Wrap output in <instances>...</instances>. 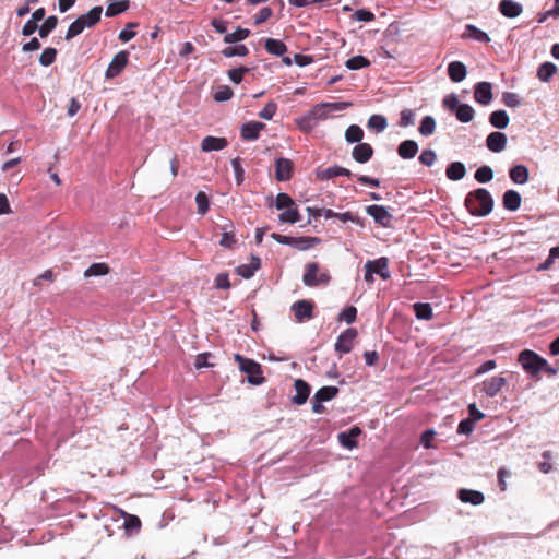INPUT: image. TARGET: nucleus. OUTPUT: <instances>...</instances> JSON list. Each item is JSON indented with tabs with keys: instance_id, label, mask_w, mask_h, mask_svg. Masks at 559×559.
<instances>
[{
	"instance_id": "1",
	"label": "nucleus",
	"mask_w": 559,
	"mask_h": 559,
	"mask_svg": "<svg viewBox=\"0 0 559 559\" xmlns=\"http://www.w3.org/2000/svg\"><path fill=\"white\" fill-rule=\"evenodd\" d=\"M465 206L472 215L486 216L493 207V200L486 189H476L465 200Z\"/></svg>"
},
{
	"instance_id": "2",
	"label": "nucleus",
	"mask_w": 559,
	"mask_h": 559,
	"mask_svg": "<svg viewBox=\"0 0 559 559\" xmlns=\"http://www.w3.org/2000/svg\"><path fill=\"white\" fill-rule=\"evenodd\" d=\"M559 369L551 367L548 361L539 356L537 353L526 349V374L534 380H539L540 372L547 377H554L558 373Z\"/></svg>"
},
{
	"instance_id": "3",
	"label": "nucleus",
	"mask_w": 559,
	"mask_h": 559,
	"mask_svg": "<svg viewBox=\"0 0 559 559\" xmlns=\"http://www.w3.org/2000/svg\"><path fill=\"white\" fill-rule=\"evenodd\" d=\"M102 12V7H94L86 14L79 16L69 26L66 33V39L70 40L73 37L80 35L86 27H92L97 24L100 20Z\"/></svg>"
},
{
	"instance_id": "4",
	"label": "nucleus",
	"mask_w": 559,
	"mask_h": 559,
	"mask_svg": "<svg viewBox=\"0 0 559 559\" xmlns=\"http://www.w3.org/2000/svg\"><path fill=\"white\" fill-rule=\"evenodd\" d=\"M234 359L238 362L242 372L248 376V381L253 385L263 383L261 366L252 359L245 358L239 354L234 355Z\"/></svg>"
},
{
	"instance_id": "5",
	"label": "nucleus",
	"mask_w": 559,
	"mask_h": 559,
	"mask_svg": "<svg viewBox=\"0 0 559 559\" xmlns=\"http://www.w3.org/2000/svg\"><path fill=\"white\" fill-rule=\"evenodd\" d=\"M365 269H366L365 281L368 283L373 282L374 273L379 274L383 280H388L390 277L386 258H380L374 261H367L365 264Z\"/></svg>"
},
{
	"instance_id": "6",
	"label": "nucleus",
	"mask_w": 559,
	"mask_h": 559,
	"mask_svg": "<svg viewBox=\"0 0 559 559\" xmlns=\"http://www.w3.org/2000/svg\"><path fill=\"white\" fill-rule=\"evenodd\" d=\"M302 281L306 286H317L328 284L330 282V275L326 272L319 273V265L317 263H309L306 267Z\"/></svg>"
},
{
	"instance_id": "7",
	"label": "nucleus",
	"mask_w": 559,
	"mask_h": 559,
	"mask_svg": "<svg viewBox=\"0 0 559 559\" xmlns=\"http://www.w3.org/2000/svg\"><path fill=\"white\" fill-rule=\"evenodd\" d=\"M349 106V103H323L314 106L309 112L313 117L314 121L325 120L331 111L343 110Z\"/></svg>"
},
{
	"instance_id": "8",
	"label": "nucleus",
	"mask_w": 559,
	"mask_h": 559,
	"mask_svg": "<svg viewBox=\"0 0 559 559\" xmlns=\"http://www.w3.org/2000/svg\"><path fill=\"white\" fill-rule=\"evenodd\" d=\"M366 212L374 219L376 223H378L382 227L391 226L392 215L384 206L369 205L367 206Z\"/></svg>"
},
{
	"instance_id": "9",
	"label": "nucleus",
	"mask_w": 559,
	"mask_h": 559,
	"mask_svg": "<svg viewBox=\"0 0 559 559\" xmlns=\"http://www.w3.org/2000/svg\"><path fill=\"white\" fill-rule=\"evenodd\" d=\"M128 63V52L127 51H119L115 57L112 58L111 62L109 63L107 70H106V78L112 79L117 76L122 69Z\"/></svg>"
},
{
	"instance_id": "10",
	"label": "nucleus",
	"mask_w": 559,
	"mask_h": 559,
	"mask_svg": "<svg viewBox=\"0 0 559 559\" xmlns=\"http://www.w3.org/2000/svg\"><path fill=\"white\" fill-rule=\"evenodd\" d=\"M357 336V331L355 329H347L343 332L335 343V349L338 353L347 354L353 348L354 340Z\"/></svg>"
},
{
	"instance_id": "11",
	"label": "nucleus",
	"mask_w": 559,
	"mask_h": 559,
	"mask_svg": "<svg viewBox=\"0 0 559 559\" xmlns=\"http://www.w3.org/2000/svg\"><path fill=\"white\" fill-rule=\"evenodd\" d=\"M474 98L481 105H488L492 100V85L489 82H479L474 90Z\"/></svg>"
},
{
	"instance_id": "12",
	"label": "nucleus",
	"mask_w": 559,
	"mask_h": 559,
	"mask_svg": "<svg viewBox=\"0 0 559 559\" xmlns=\"http://www.w3.org/2000/svg\"><path fill=\"white\" fill-rule=\"evenodd\" d=\"M312 308L313 305L307 300H299L292 306V310L295 314V318L298 322H302L304 320H309L312 318Z\"/></svg>"
},
{
	"instance_id": "13",
	"label": "nucleus",
	"mask_w": 559,
	"mask_h": 559,
	"mask_svg": "<svg viewBox=\"0 0 559 559\" xmlns=\"http://www.w3.org/2000/svg\"><path fill=\"white\" fill-rule=\"evenodd\" d=\"M294 388H295L296 394L292 397V402L296 405L305 404L310 394L309 384L301 379H297L294 382Z\"/></svg>"
},
{
	"instance_id": "14",
	"label": "nucleus",
	"mask_w": 559,
	"mask_h": 559,
	"mask_svg": "<svg viewBox=\"0 0 559 559\" xmlns=\"http://www.w3.org/2000/svg\"><path fill=\"white\" fill-rule=\"evenodd\" d=\"M361 433V429L357 426L350 428L348 431L338 435L340 443L346 449H354L357 447L356 438Z\"/></svg>"
},
{
	"instance_id": "15",
	"label": "nucleus",
	"mask_w": 559,
	"mask_h": 559,
	"mask_svg": "<svg viewBox=\"0 0 559 559\" xmlns=\"http://www.w3.org/2000/svg\"><path fill=\"white\" fill-rule=\"evenodd\" d=\"M457 496L462 502L471 503L473 506H479L485 500V497L480 491L472 489H460Z\"/></svg>"
},
{
	"instance_id": "16",
	"label": "nucleus",
	"mask_w": 559,
	"mask_h": 559,
	"mask_svg": "<svg viewBox=\"0 0 559 559\" xmlns=\"http://www.w3.org/2000/svg\"><path fill=\"white\" fill-rule=\"evenodd\" d=\"M486 143L491 152L499 153L506 147L507 136L501 132H492L487 136Z\"/></svg>"
},
{
	"instance_id": "17",
	"label": "nucleus",
	"mask_w": 559,
	"mask_h": 559,
	"mask_svg": "<svg viewBox=\"0 0 559 559\" xmlns=\"http://www.w3.org/2000/svg\"><path fill=\"white\" fill-rule=\"evenodd\" d=\"M293 165L287 158H278L275 163V176L280 181L288 180L292 176Z\"/></svg>"
},
{
	"instance_id": "18",
	"label": "nucleus",
	"mask_w": 559,
	"mask_h": 559,
	"mask_svg": "<svg viewBox=\"0 0 559 559\" xmlns=\"http://www.w3.org/2000/svg\"><path fill=\"white\" fill-rule=\"evenodd\" d=\"M228 145L225 138L206 136L202 140L201 148L203 152L221 151Z\"/></svg>"
},
{
	"instance_id": "19",
	"label": "nucleus",
	"mask_w": 559,
	"mask_h": 559,
	"mask_svg": "<svg viewBox=\"0 0 559 559\" xmlns=\"http://www.w3.org/2000/svg\"><path fill=\"white\" fill-rule=\"evenodd\" d=\"M504 384L506 379L501 376H496L483 383V390L488 396H495Z\"/></svg>"
},
{
	"instance_id": "20",
	"label": "nucleus",
	"mask_w": 559,
	"mask_h": 559,
	"mask_svg": "<svg viewBox=\"0 0 559 559\" xmlns=\"http://www.w3.org/2000/svg\"><path fill=\"white\" fill-rule=\"evenodd\" d=\"M353 158L358 163H367L372 154L373 150L368 143H359L353 150Z\"/></svg>"
},
{
	"instance_id": "21",
	"label": "nucleus",
	"mask_w": 559,
	"mask_h": 559,
	"mask_svg": "<svg viewBox=\"0 0 559 559\" xmlns=\"http://www.w3.org/2000/svg\"><path fill=\"white\" fill-rule=\"evenodd\" d=\"M448 73L453 82H462L466 78V67L460 61H453L448 67Z\"/></svg>"
},
{
	"instance_id": "22",
	"label": "nucleus",
	"mask_w": 559,
	"mask_h": 559,
	"mask_svg": "<svg viewBox=\"0 0 559 559\" xmlns=\"http://www.w3.org/2000/svg\"><path fill=\"white\" fill-rule=\"evenodd\" d=\"M500 12L507 17L519 16L522 12V7L512 0H502L500 2Z\"/></svg>"
},
{
	"instance_id": "23",
	"label": "nucleus",
	"mask_w": 559,
	"mask_h": 559,
	"mask_svg": "<svg viewBox=\"0 0 559 559\" xmlns=\"http://www.w3.org/2000/svg\"><path fill=\"white\" fill-rule=\"evenodd\" d=\"M418 152V145L413 140L403 141L397 148L399 155L404 159L413 158Z\"/></svg>"
},
{
	"instance_id": "24",
	"label": "nucleus",
	"mask_w": 559,
	"mask_h": 559,
	"mask_svg": "<svg viewBox=\"0 0 559 559\" xmlns=\"http://www.w3.org/2000/svg\"><path fill=\"white\" fill-rule=\"evenodd\" d=\"M522 198L514 190H508L503 194V206L509 211H515L520 207Z\"/></svg>"
},
{
	"instance_id": "25",
	"label": "nucleus",
	"mask_w": 559,
	"mask_h": 559,
	"mask_svg": "<svg viewBox=\"0 0 559 559\" xmlns=\"http://www.w3.org/2000/svg\"><path fill=\"white\" fill-rule=\"evenodd\" d=\"M263 128L264 124L261 122H248L241 128V136L245 140H255Z\"/></svg>"
},
{
	"instance_id": "26",
	"label": "nucleus",
	"mask_w": 559,
	"mask_h": 559,
	"mask_svg": "<svg viewBox=\"0 0 559 559\" xmlns=\"http://www.w3.org/2000/svg\"><path fill=\"white\" fill-rule=\"evenodd\" d=\"M558 68L552 62H544L539 66L537 70V78L542 82H549L550 79L557 73Z\"/></svg>"
},
{
	"instance_id": "27",
	"label": "nucleus",
	"mask_w": 559,
	"mask_h": 559,
	"mask_svg": "<svg viewBox=\"0 0 559 559\" xmlns=\"http://www.w3.org/2000/svg\"><path fill=\"white\" fill-rule=\"evenodd\" d=\"M445 174L450 180H460L465 176L466 168L464 164L460 162H453L448 166Z\"/></svg>"
},
{
	"instance_id": "28",
	"label": "nucleus",
	"mask_w": 559,
	"mask_h": 559,
	"mask_svg": "<svg viewBox=\"0 0 559 559\" xmlns=\"http://www.w3.org/2000/svg\"><path fill=\"white\" fill-rule=\"evenodd\" d=\"M259 266L260 260L258 258H253L249 264L239 265L236 269V272L243 278H250L253 276L254 272L259 269Z\"/></svg>"
},
{
	"instance_id": "29",
	"label": "nucleus",
	"mask_w": 559,
	"mask_h": 559,
	"mask_svg": "<svg viewBox=\"0 0 559 559\" xmlns=\"http://www.w3.org/2000/svg\"><path fill=\"white\" fill-rule=\"evenodd\" d=\"M318 243H320V239L317 237H293L292 246L299 250H307Z\"/></svg>"
},
{
	"instance_id": "30",
	"label": "nucleus",
	"mask_w": 559,
	"mask_h": 559,
	"mask_svg": "<svg viewBox=\"0 0 559 559\" xmlns=\"http://www.w3.org/2000/svg\"><path fill=\"white\" fill-rule=\"evenodd\" d=\"M278 219L281 223H289L295 224L299 222L300 215L296 207V204L292 207L284 209V211L280 214Z\"/></svg>"
},
{
	"instance_id": "31",
	"label": "nucleus",
	"mask_w": 559,
	"mask_h": 559,
	"mask_svg": "<svg viewBox=\"0 0 559 559\" xmlns=\"http://www.w3.org/2000/svg\"><path fill=\"white\" fill-rule=\"evenodd\" d=\"M109 273V266L106 263H93L84 272L85 277L104 276Z\"/></svg>"
},
{
	"instance_id": "32",
	"label": "nucleus",
	"mask_w": 559,
	"mask_h": 559,
	"mask_svg": "<svg viewBox=\"0 0 559 559\" xmlns=\"http://www.w3.org/2000/svg\"><path fill=\"white\" fill-rule=\"evenodd\" d=\"M490 123L498 129L507 128L509 123V117L504 110H497L490 115Z\"/></svg>"
},
{
	"instance_id": "33",
	"label": "nucleus",
	"mask_w": 559,
	"mask_h": 559,
	"mask_svg": "<svg viewBox=\"0 0 559 559\" xmlns=\"http://www.w3.org/2000/svg\"><path fill=\"white\" fill-rule=\"evenodd\" d=\"M265 49L275 56H282L286 52L285 44L278 39L269 38L265 41Z\"/></svg>"
},
{
	"instance_id": "34",
	"label": "nucleus",
	"mask_w": 559,
	"mask_h": 559,
	"mask_svg": "<svg viewBox=\"0 0 559 559\" xmlns=\"http://www.w3.org/2000/svg\"><path fill=\"white\" fill-rule=\"evenodd\" d=\"M338 393V389L336 386H323L318 390L313 396V400H319L322 403L328 402L334 399Z\"/></svg>"
},
{
	"instance_id": "35",
	"label": "nucleus",
	"mask_w": 559,
	"mask_h": 559,
	"mask_svg": "<svg viewBox=\"0 0 559 559\" xmlns=\"http://www.w3.org/2000/svg\"><path fill=\"white\" fill-rule=\"evenodd\" d=\"M364 138L362 129L357 124L349 126L345 131V140L348 143H358Z\"/></svg>"
},
{
	"instance_id": "36",
	"label": "nucleus",
	"mask_w": 559,
	"mask_h": 559,
	"mask_svg": "<svg viewBox=\"0 0 559 559\" xmlns=\"http://www.w3.org/2000/svg\"><path fill=\"white\" fill-rule=\"evenodd\" d=\"M454 112L457 120L464 123L472 121L474 118V109L467 104H462Z\"/></svg>"
},
{
	"instance_id": "37",
	"label": "nucleus",
	"mask_w": 559,
	"mask_h": 559,
	"mask_svg": "<svg viewBox=\"0 0 559 559\" xmlns=\"http://www.w3.org/2000/svg\"><path fill=\"white\" fill-rule=\"evenodd\" d=\"M416 318L419 320H430L433 316L430 304L417 302L413 306Z\"/></svg>"
},
{
	"instance_id": "38",
	"label": "nucleus",
	"mask_w": 559,
	"mask_h": 559,
	"mask_svg": "<svg viewBox=\"0 0 559 559\" xmlns=\"http://www.w3.org/2000/svg\"><path fill=\"white\" fill-rule=\"evenodd\" d=\"M369 129L376 130L377 132H382L386 129L388 122L384 116L382 115H372L368 119L367 123Z\"/></svg>"
},
{
	"instance_id": "39",
	"label": "nucleus",
	"mask_w": 559,
	"mask_h": 559,
	"mask_svg": "<svg viewBox=\"0 0 559 559\" xmlns=\"http://www.w3.org/2000/svg\"><path fill=\"white\" fill-rule=\"evenodd\" d=\"M250 35V31L247 28L238 27L235 32L226 34L224 41L227 44H234L246 39Z\"/></svg>"
},
{
	"instance_id": "40",
	"label": "nucleus",
	"mask_w": 559,
	"mask_h": 559,
	"mask_svg": "<svg viewBox=\"0 0 559 559\" xmlns=\"http://www.w3.org/2000/svg\"><path fill=\"white\" fill-rule=\"evenodd\" d=\"M129 8V0H121L110 3L106 9V16H116Z\"/></svg>"
},
{
	"instance_id": "41",
	"label": "nucleus",
	"mask_w": 559,
	"mask_h": 559,
	"mask_svg": "<svg viewBox=\"0 0 559 559\" xmlns=\"http://www.w3.org/2000/svg\"><path fill=\"white\" fill-rule=\"evenodd\" d=\"M419 133L424 136L431 135L436 130V121L431 116H426L419 126Z\"/></svg>"
},
{
	"instance_id": "42",
	"label": "nucleus",
	"mask_w": 559,
	"mask_h": 559,
	"mask_svg": "<svg viewBox=\"0 0 559 559\" xmlns=\"http://www.w3.org/2000/svg\"><path fill=\"white\" fill-rule=\"evenodd\" d=\"M58 24V19L57 16H49L45 20V22L43 23V25L40 27H38V34L41 38H45L49 35V33L51 31H53L56 28Z\"/></svg>"
},
{
	"instance_id": "43",
	"label": "nucleus",
	"mask_w": 559,
	"mask_h": 559,
	"mask_svg": "<svg viewBox=\"0 0 559 559\" xmlns=\"http://www.w3.org/2000/svg\"><path fill=\"white\" fill-rule=\"evenodd\" d=\"M346 67L349 70H359L370 64L369 60L362 56H355L346 61Z\"/></svg>"
},
{
	"instance_id": "44",
	"label": "nucleus",
	"mask_w": 559,
	"mask_h": 559,
	"mask_svg": "<svg viewBox=\"0 0 559 559\" xmlns=\"http://www.w3.org/2000/svg\"><path fill=\"white\" fill-rule=\"evenodd\" d=\"M466 36L477 41L488 43L490 40L489 36L485 32L478 29L473 25H468L466 27Z\"/></svg>"
},
{
	"instance_id": "45",
	"label": "nucleus",
	"mask_w": 559,
	"mask_h": 559,
	"mask_svg": "<svg viewBox=\"0 0 559 559\" xmlns=\"http://www.w3.org/2000/svg\"><path fill=\"white\" fill-rule=\"evenodd\" d=\"M492 178H493V171L489 166H481L475 173V179L480 183L488 182Z\"/></svg>"
},
{
	"instance_id": "46",
	"label": "nucleus",
	"mask_w": 559,
	"mask_h": 559,
	"mask_svg": "<svg viewBox=\"0 0 559 559\" xmlns=\"http://www.w3.org/2000/svg\"><path fill=\"white\" fill-rule=\"evenodd\" d=\"M234 95L233 90L227 85L218 86L215 91L213 97L216 102H226L229 100Z\"/></svg>"
},
{
	"instance_id": "47",
	"label": "nucleus",
	"mask_w": 559,
	"mask_h": 559,
	"mask_svg": "<svg viewBox=\"0 0 559 559\" xmlns=\"http://www.w3.org/2000/svg\"><path fill=\"white\" fill-rule=\"evenodd\" d=\"M316 175L319 180H329L338 177V166L320 168L316 171Z\"/></svg>"
},
{
	"instance_id": "48",
	"label": "nucleus",
	"mask_w": 559,
	"mask_h": 559,
	"mask_svg": "<svg viewBox=\"0 0 559 559\" xmlns=\"http://www.w3.org/2000/svg\"><path fill=\"white\" fill-rule=\"evenodd\" d=\"M248 48L245 46V45H238V46H234V47H226L225 49H223L222 53L227 57V58H230V57H234V56H241V57H245L248 55Z\"/></svg>"
},
{
	"instance_id": "49",
	"label": "nucleus",
	"mask_w": 559,
	"mask_h": 559,
	"mask_svg": "<svg viewBox=\"0 0 559 559\" xmlns=\"http://www.w3.org/2000/svg\"><path fill=\"white\" fill-rule=\"evenodd\" d=\"M56 55L57 50L55 48H46L39 57V63L44 67L50 66L53 63Z\"/></svg>"
},
{
	"instance_id": "50",
	"label": "nucleus",
	"mask_w": 559,
	"mask_h": 559,
	"mask_svg": "<svg viewBox=\"0 0 559 559\" xmlns=\"http://www.w3.org/2000/svg\"><path fill=\"white\" fill-rule=\"evenodd\" d=\"M195 202L198 205V213L204 215L209 210V199L203 191H199L195 195Z\"/></svg>"
},
{
	"instance_id": "51",
	"label": "nucleus",
	"mask_w": 559,
	"mask_h": 559,
	"mask_svg": "<svg viewBox=\"0 0 559 559\" xmlns=\"http://www.w3.org/2000/svg\"><path fill=\"white\" fill-rule=\"evenodd\" d=\"M316 123L317 122L310 112L297 120L299 128L306 132H310L314 128Z\"/></svg>"
},
{
	"instance_id": "52",
	"label": "nucleus",
	"mask_w": 559,
	"mask_h": 559,
	"mask_svg": "<svg viewBox=\"0 0 559 559\" xmlns=\"http://www.w3.org/2000/svg\"><path fill=\"white\" fill-rule=\"evenodd\" d=\"M295 205L294 200L286 193H278L276 197L275 206L277 210H284Z\"/></svg>"
},
{
	"instance_id": "53",
	"label": "nucleus",
	"mask_w": 559,
	"mask_h": 559,
	"mask_svg": "<svg viewBox=\"0 0 559 559\" xmlns=\"http://www.w3.org/2000/svg\"><path fill=\"white\" fill-rule=\"evenodd\" d=\"M357 316V310L355 307L350 306L345 308L340 314L338 320L345 321L346 323H352L355 321Z\"/></svg>"
},
{
	"instance_id": "54",
	"label": "nucleus",
	"mask_w": 559,
	"mask_h": 559,
	"mask_svg": "<svg viewBox=\"0 0 559 559\" xmlns=\"http://www.w3.org/2000/svg\"><path fill=\"white\" fill-rule=\"evenodd\" d=\"M276 109H277V106L275 103L273 102H269L264 108L260 111L259 116L260 118L262 119H265V120H271L275 112H276Z\"/></svg>"
},
{
	"instance_id": "55",
	"label": "nucleus",
	"mask_w": 559,
	"mask_h": 559,
	"mask_svg": "<svg viewBox=\"0 0 559 559\" xmlns=\"http://www.w3.org/2000/svg\"><path fill=\"white\" fill-rule=\"evenodd\" d=\"M436 158V153L432 150H424L419 156L420 163L428 167L435 164Z\"/></svg>"
},
{
	"instance_id": "56",
	"label": "nucleus",
	"mask_w": 559,
	"mask_h": 559,
	"mask_svg": "<svg viewBox=\"0 0 559 559\" xmlns=\"http://www.w3.org/2000/svg\"><path fill=\"white\" fill-rule=\"evenodd\" d=\"M124 527L128 531H139L141 527V521L136 515L127 514Z\"/></svg>"
},
{
	"instance_id": "57",
	"label": "nucleus",
	"mask_w": 559,
	"mask_h": 559,
	"mask_svg": "<svg viewBox=\"0 0 559 559\" xmlns=\"http://www.w3.org/2000/svg\"><path fill=\"white\" fill-rule=\"evenodd\" d=\"M414 120H415L414 111L411 109H404L401 112L400 126L404 127V128L409 127V126L414 124Z\"/></svg>"
},
{
	"instance_id": "58",
	"label": "nucleus",
	"mask_w": 559,
	"mask_h": 559,
	"mask_svg": "<svg viewBox=\"0 0 559 559\" xmlns=\"http://www.w3.org/2000/svg\"><path fill=\"white\" fill-rule=\"evenodd\" d=\"M248 71H249L248 68L233 69V70H229L228 78L230 79L231 82L239 84L242 81L243 74L247 73Z\"/></svg>"
},
{
	"instance_id": "59",
	"label": "nucleus",
	"mask_w": 559,
	"mask_h": 559,
	"mask_svg": "<svg viewBox=\"0 0 559 559\" xmlns=\"http://www.w3.org/2000/svg\"><path fill=\"white\" fill-rule=\"evenodd\" d=\"M511 179L516 183L524 182V166L518 165L513 167L510 171Z\"/></svg>"
},
{
	"instance_id": "60",
	"label": "nucleus",
	"mask_w": 559,
	"mask_h": 559,
	"mask_svg": "<svg viewBox=\"0 0 559 559\" xmlns=\"http://www.w3.org/2000/svg\"><path fill=\"white\" fill-rule=\"evenodd\" d=\"M443 105L454 112L462 104H460L455 94H450L443 99Z\"/></svg>"
},
{
	"instance_id": "61",
	"label": "nucleus",
	"mask_w": 559,
	"mask_h": 559,
	"mask_svg": "<svg viewBox=\"0 0 559 559\" xmlns=\"http://www.w3.org/2000/svg\"><path fill=\"white\" fill-rule=\"evenodd\" d=\"M435 436H436V432L432 429H428L421 435L420 442L424 445V448H426V449L433 448L432 440H433Z\"/></svg>"
},
{
	"instance_id": "62",
	"label": "nucleus",
	"mask_w": 559,
	"mask_h": 559,
	"mask_svg": "<svg viewBox=\"0 0 559 559\" xmlns=\"http://www.w3.org/2000/svg\"><path fill=\"white\" fill-rule=\"evenodd\" d=\"M354 19L360 22H370L374 19V15L372 12L361 9L354 13Z\"/></svg>"
},
{
	"instance_id": "63",
	"label": "nucleus",
	"mask_w": 559,
	"mask_h": 559,
	"mask_svg": "<svg viewBox=\"0 0 559 559\" xmlns=\"http://www.w3.org/2000/svg\"><path fill=\"white\" fill-rule=\"evenodd\" d=\"M235 242H236V239H235V236L233 235V233H229L224 229L222 239L219 241L221 246H223L225 248H231L235 245Z\"/></svg>"
},
{
	"instance_id": "64",
	"label": "nucleus",
	"mask_w": 559,
	"mask_h": 559,
	"mask_svg": "<svg viewBox=\"0 0 559 559\" xmlns=\"http://www.w3.org/2000/svg\"><path fill=\"white\" fill-rule=\"evenodd\" d=\"M474 429V421L471 419H464L459 424L457 432L462 435H467L472 432Z\"/></svg>"
}]
</instances>
